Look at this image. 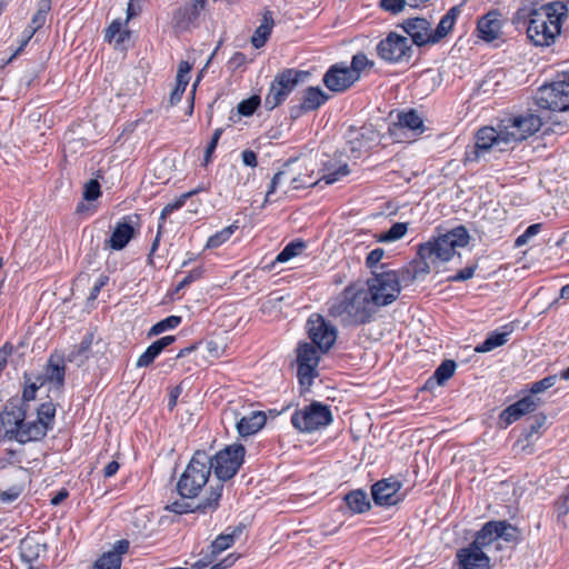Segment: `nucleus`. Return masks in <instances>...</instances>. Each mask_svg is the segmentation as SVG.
Returning <instances> with one entry per match:
<instances>
[{
	"label": "nucleus",
	"mask_w": 569,
	"mask_h": 569,
	"mask_svg": "<svg viewBox=\"0 0 569 569\" xmlns=\"http://www.w3.org/2000/svg\"><path fill=\"white\" fill-rule=\"evenodd\" d=\"M568 8L561 1L540 3L525 1L516 11L512 23L517 29H526L527 37L537 47H549L555 43L567 18Z\"/></svg>",
	"instance_id": "obj_1"
},
{
	"label": "nucleus",
	"mask_w": 569,
	"mask_h": 569,
	"mask_svg": "<svg viewBox=\"0 0 569 569\" xmlns=\"http://www.w3.org/2000/svg\"><path fill=\"white\" fill-rule=\"evenodd\" d=\"M469 233L463 226H459L447 233L435 237L418 246V259L409 268L399 271L402 282L407 286L421 276L428 274L431 264L449 261L456 253V248L468 244Z\"/></svg>",
	"instance_id": "obj_2"
},
{
	"label": "nucleus",
	"mask_w": 569,
	"mask_h": 569,
	"mask_svg": "<svg viewBox=\"0 0 569 569\" xmlns=\"http://www.w3.org/2000/svg\"><path fill=\"white\" fill-rule=\"evenodd\" d=\"M377 309L369 299L367 289L356 284L347 286L343 291L331 300L328 315L339 320L342 327H357L370 322Z\"/></svg>",
	"instance_id": "obj_3"
},
{
	"label": "nucleus",
	"mask_w": 569,
	"mask_h": 569,
	"mask_svg": "<svg viewBox=\"0 0 569 569\" xmlns=\"http://www.w3.org/2000/svg\"><path fill=\"white\" fill-rule=\"evenodd\" d=\"M27 409L23 403L9 402L0 413V438L20 443L38 441L44 437V427L26 421Z\"/></svg>",
	"instance_id": "obj_4"
},
{
	"label": "nucleus",
	"mask_w": 569,
	"mask_h": 569,
	"mask_svg": "<svg viewBox=\"0 0 569 569\" xmlns=\"http://www.w3.org/2000/svg\"><path fill=\"white\" fill-rule=\"evenodd\" d=\"M211 471L212 458L206 451H196L177 482L180 497L184 499L198 497L208 483Z\"/></svg>",
	"instance_id": "obj_5"
},
{
	"label": "nucleus",
	"mask_w": 569,
	"mask_h": 569,
	"mask_svg": "<svg viewBox=\"0 0 569 569\" xmlns=\"http://www.w3.org/2000/svg\"><path fill=\"white\" fill-rule=\"evenodd\" d=\"M402 278L399 271L382 270L372 271V278L368 280L367 295L375 303V308L392 303L401 291Z\"/></svg>",
	"instance_id": "obj_6"
},
{
	"label": "nucleus",
	"mask_w": 569,
	"mask_h": 569,
	"mask_svg": "<svg viewBox=\"0 0 569 569\" xmlns=\"http://www.w3.org/2000/svg\"><path fill=\"white\" fill-rule=\"evenodd\" d=\"M307 74L308 72L296 69H284L279 72L272 80L269 92L264 98V108L271 111L283 103Z\"/></svg>",
	"instance_id": "obj_7"
},
{
	"label": "nucleus",
	"mask_w": 569,
	"mask_h": 569,
	"mask_svg": "<svg viewBox=\"0 0 569 569\" xmlns=\"http://www.w3.org/2000/svg\"><path fill=\"white\" fill-rule=\"evenodd\" d=\"M332 413L329 406L313 401L291 416L292 426L301 432H312L329 426Z\"/></svg>",
	"instance_id": "obj_8"
},
{
	"label": "nucleus",
	"mask_w": 569,
	"mask_h": 569,
	"mask_svg": "<svg viewBox=\"0 0 569 569\" xmlns=\"http://www.w3.org/2000/svg\"><path fill=\"white\" fill-rule=\"evenodd\" d=\"M557 81L539 89L536 98L539 108L550 111H569V76L562 74Z\"/></svg>",
	"instance_id": "obj_9"
},
{
	"label": "nucleus",
	"mask_w": 569,
	"mask_h": 569,
	"mask_svg": "<svg viewBox=\"0 0 569 569\" xmlns=\"http://www.w3.org/2000/svg\"><path fill=\"white\" fill-rule=\"evenodd\" d=\"M244 453V447L237 443L226 447L217 452L214 457H211L212 470L217 477L216 482H220L223 486V481L233 478L243 463Z\"/></svg>",
	"instance_id": "obj_10"
},
{
	"label": "nucleus",
	"mask_w": 569,
	"mask_h": 569,
	"mask_svg": "<svg viewBox=\"0 0 569 569\" xmlns=\"http://www.w3.org/2000/svg\"><path fill=\"white\" fill-rule=\"evenodd\" d=\"M507 142L517 143L526 140L542 126L540 116L528 112L512 118L501 120Z\"/></svg>",
	"instance_id": "obj_11"
},
{
	"label": "nucleus",
	"mask_w": 569,
	"mask_h": 569,
	"mask_svg": "<svg viewBox=\"0 0 569 569\" xmlns=\"http://www.w3.org/2000/svg\"><path fill=\"white\" fill-rule=\"evenodd\" d=\"M378 56L389 63L408 62L413 53L412 46L407 37L396 32L388 36L377 44Z\"/></svg>",
	"instance_id": "obj_12"
},
{
	"label": "nucleus",
	"mask_w": 569,
	"mask_h": 569,
	"mask_svg": "<svg viewBox=\"0 0 569 569\" xmlns=\"http://www.w3.org/2000/svg\"><path fill=\"white\" fill-rule=\"evenodd\" d=\"M349 173L350 169L347 163L329 161L325 164L323 174L319 179L313 180L310 174L300 173L298 176L290 177V183L292 184V189L315 187L322 181L325 184H332Z\"/></svg>",
	"instance_id": "obj_13"
},
{
	"label": "nucleus",
	"mask_w": 569,
	"mask_h": 569,
	"mask_svg": "<svg viewBox=\"0 0 569 569\" xmlns=\"http://www.w3.org/2000/svg\"><path fill=\"white\" fill-rule=\"evenodd\" d=\"M308 335L312 345L327 352L337 339V329L329 325L320 315H312L307 322Z\"/></svg>",
	"instance_id": "obj_14"
},
{
	"label": "nucleus",
	"mask_w": 569,
	"mask_h": 569,
	"mask_svg": "<svg viewBox=\"0 0 569 569\" xmlns=\"http://www.w3.org/2000/svg\"><path fill=\"white\" fill-rule=\"evenodd\" d=\"M505 137V129L502 127V122L499 124V129H495L492 127H485L478 130L476 134V143H475V157L471 158L468 154V159L476 160L479 158L480 153L486 152L490 149H497L498 151H505L506 147L509 143Z\"/></svg>",
	"instance_id": "obj_15"
},
{
	"label": "nucleus",
	"mask_w": 569,
	"mask_h": 569,
	"mask_svg": "<svg viewBox=\"0 0 569 569\" xmlns=\"http://www.w3.org/2000/svg\"><path fill=\"white\" fill-rule=\"evenodd\" d=\"M223 486L220 482H212L209 487V493L194 507L184 501H173L167 507L171 512L182 515L187 512H208L213 511L219 507L220 499L222 497Z\"/></svg>",
	"instance_id": "obj_16"
},
{
	"label": "nucleus",
	"mask_w": 569,
	"mask_h": 569,
	"mask_svg": "<svg viewBox=\"0 0 569 569\" xmlns=\"http://www.w3.org/2000/svg\"><path fill=\"white\" fill-rule=\"evenodd\" d=\"M357 81L353 70L348 66L333 64L323 76L325 86L333 92H342L350 88Z\"/></svg>",
	"instance_id": "obj_17"
},
{
	"label": "nucleus",
	"mask_w": 569,
	"mask_h": 569,
	"mask_svg": "<svg viewBox=\"0 0 569 569\" xmlns=\"http://www.w3.org/2000/svg\"><path fill=\"white\" fill-rule=\"evenodd\" d=\"M401 482L393 479H382L377 481L371 488V496L378 506H395L402 500L399 493Z\"/></svg>",
	"instance_id": "obj_18"
},
{
	"label": "nucleus",
	"mask_w": 569,
	"mask_h": 569,
	"mask_svg": "<svg viewBox=\"0 0 569 569\" xmlns=\"http://www.w3.org/2000/svg\"><path fill=\"white\" fill-rule=\"evenodd\" d=\"M399 27L410 37L411 44L417 47H423L427 44H433L431 23L426 18H409L406 19Z\"/></svg>",
	"instance_id": "obj_19"
},
{
	"label": "nucleus",
	"mask_w": 569,
	"mask_h": 569,
	"mask_svg": "<svg viewBox=\"0 0 569 569\" xmlns=\"http://www.w3.org/2000/svg\"><path fill=\"white\" fill-rule=\"evenodd\" d=\"M457 560L460 569H490V558L472 542L458 550Z\"/></svg>",
	"instance_id": "obj_20"
},
{
	"label": "nucleus",
	"mask_w": 569,
	"mask_h": 569,
	"mask_svg": "<svg viewBox=\"0 0 569 569\" xmlns=\"http://www.w3.org/2000/svg\"><path fill=\"white\" fill-rule=\"evenodd\" d=\"M540 403V399L535 398L533 396H526L517 402L507 407L500 413V420L506 423V426L511 425L512 422L520 419L522 416L532 412L537 409Z\"/></svg>",
	"instance_id": "obj_21"
},
{
	"label": "nucleus",
	"mask_w": 569,
	"mask_h": 569,
	"mask_svg": "<svg viewBox=\"0 0 569 569\" xmlns=\"http://www.w3.org/2000/svg\"><path fill=\"white\" fill-rule=\"evenodd\" d=\"M134 237V228L131 224L130 218H124L123 221L118 222L111 233V237L106 240L104 246L113 250H122L129 241Z\"/></svg>",
	"instance_id": "obj_22"
},
{
	"label": "nucleus",
	"mask_w": 569,
	"mask_h": 569,
	"mask_svg": "<svg viewBox=\"0 0 569 569\" xmlns=\"http://www.w3.org/2000/svg\"><path fill=\"white\" fill-rule=\"evenodd\" d=\"M499 17L500 13L497 11H490L479 19L477 23L479 38L487 42H491L499 38L501 33V22Z\"/></svg>",
	"instance_id": "obj_23"
},
{
	"label": "nucleus",
	"mask_w": 569,
	"mask_h": 569,
	"mask_svg": "<svg viewBox=\"0 0 569 569\" xmlns=\"http://www.w3.org/2000/svg\"><path fill=\"white\" fill-rule=\"evenodd\" d=\"M274 27L273 12L270 9H264L261 12L260 24L251 36L250 42L256 49L262 48L269 40L272 29Z\"/></svg>",
	"instance_id": "obj_24"
},
{
	"label": "nucleus",
	"mask_w": 569,
	"mask_h": 569,
	"mask_svg": "<svg viewBox=\"0 0 569 569\" xmlns=\"http://www.w3.org/2000/svg\"><path fill=\"white\" fill-rule=\"evenodd\" d=\"M66 366L63 359L60 357L51 356L46 367L44 377H39L37 380L42 386L46 381L53 383L58 389H61L64 383Z\"/></svg>",
	"instance_id": "obj_25"
},
{
	"label": "nucleus",
	"mask_w": 569,
	"mask_h": 569,
	"mask_svg": "<svg viewBox=\"0 0 569 569\" xmlns=\"http://www.w3.org/2000/svg\"><path fill=\"white\" fill-rule=\"evenodd\" d=\"M267 421L263 411H252L249 416H243L237 421V430L241 437H249L257 433Z\"/></svg>",
	"instance_id": "obj_26"
},
{
	"label": "nucleus",
	"mask_w": 569,
	"mask_h": 569,
	"mask_svg": "<svg viewBox=\"0 0 569 569\" xmlns=\"http://www.w3.org/2000/svg\"><path fill=\"white\" fill-rule=\"evenodd\" d=\"M243 526L239 525L232 528H227L224 532L220 533L210 546V557L214 558L226 549L230 548L237 538L241 536Z\"/></svg>",
	"instance_id": "obj_27"
},
{
	"label": "nucleus",
	"mask_w": 569,
	"mask_h": 569,
	"mask_svg": "<svg viewBox=\"0 0 569 569\" xmlns=\"http://www.w3.org/2000/svg\"><path fill=\"white\" fill-rule=\"evenodd\" d=\"M459 13V6H455L447 11V13L440 19L437 28L432 30V43L436 44L448 36V33L452 30Z\"/></svg>",
	"instance_id": "obj_28"
},
{
	"label": "nucleus",
	"mask_w": 569,
	"mask_h": 569,
	"mask_svg": "<svg viewBox=\"0 0 569 569\" xmlns=\"http://www.w3.org/2000/svg\"><path fill=\"white\" fill-rule=\"evenodd\" d=\"M502 332H491L482 343L475 348V351L483 353L503 346L508 341V336L512 332L513 327L506 325L502 327Z\"/></svg>",
	"instance_id": "obj_29"
},
{
	"label": "nucleus",
	"mask_w": 569,
	"mask_h": 569,
	"mask_svg": "<svg viewBox=\"0 0 569 569\" xmlns=\"http://www.w3.org/2000/svg\"><path fill=\"white\" fill-rule=\"evenodd\" d=\"M200 12L191 6H184L177 9L173 13V24L179 31L188 30L199 18Z\"/></svg>",
	"instance_id": "obj_30"
},
{
	"label": "nucleus",
	"mask_w": 569,
	"mask_h": 569,
	"mask_svg": "<svg viewBox=\"0 0 569 569\" xmlns=\"http://www.w3.org/2000/svg\"><path fill=\"white\" fill-rule=\"evenodd\" d=\"M343 500L353 513H363L371 508L367 493L361 489L348 492Z\"/></svg>",
	"instance_id": "obj_31"
},
{
	"label": "nucleus",
	"mask_w": 569,
	"mask_h": 569,
	"mask_svg": "<svg viewBox=\"0 0 569 569\" xmlns=\"http://www.w3.org/2000/svg\"><path fill=\"white\" fill-rule=\"evenodd\" d=\"M328 99L329 96L326 92H323L319 87H309L305 90L301 100L307 111H313L320 108Z\"/></svg>",
	"instance_id": "obj_32"
},
{
	"label": "nucleus",
	"mask_w": 569,
	"mask_h": 569,
	"mask_svg": "<svg viewBox=\"0 0 569 569\" xmlns=\"http://www.w3.org/2000/svg\"><path fill=\"white\" fill-rule=\"evenodd\" d=\"M498 540L497 535V520L486 522L482 528L477 531L472 543L480 548H485Z\"/></svg>",
	"instance_id": "obj_33"
},
{
	"label": "nucleus",
	"mask_w": 569,
	"mask_h": 569,
	"mask_svg": "<svg viewBox=\"0 0 569 569\" xmlns=\"http://www.w3.org/2000/svg\"><path fill=\"white\" fill-rule=\"evenodd\" d=\"M20 551L21 558L31 563L37 560L40 556V552L46 551V545H41L34 541L32 538H26L20 542Z\"/></svg>",
	"instance_id": "obj_34"
},
{
	"label": "nucleus",
	"mask_w": 569,
	"mask_h": 569,
	"mask_svg": "<svg viewBox=\"0 0 569 569\" xmlns=\"http://www.w3.org/2000/svg\"><path fill=\"white\" fill-rule=\"evenodd\" d=\"M396 126H398L400 129L407 128L413 132H421L423 129L422 119L415 110L399 113L398 122Z\"/></svg>",
	"instance_id": "obj_35"
},
{
	"label": "nucleus",
	"mask_w": 569,
	"mask_h": 569,
	"mask_svg": "<svg viewBox=\"0 0 569 569\" xmlns=\"http://www.w3.org/2000/svg\"><path fill=\"white\" fill-rule=\"evenodd\" d=\"M56 416V406L52 402H44L37 410V419L29 421V423L40 422L44 427V436L48 430L52 428Z\"/></svg>",
	"instance_id": "obj_36"
},
{
	"label": "nucleus",
	"mask_w": 569,
	"mask_h": 569,
	"mask_svg": "<svg viewBox=\"0 0 569 569\" xmlns=\"http://www.w3.org/2000/svg\"><path fill=\"white\" fill-rule=\"evenodd\" d=\"M317 346L308 342L300 343L297 349V363L318 366L320 356Z\"/></svg>",
	"instance_id": "obj_37"
},
{
	"label": "nucleus",
	"mask_w": 569,
	"mask_h": 569,
	"mask_svg": "<svg viewBox=\"0 0 569 569\" xmlns=\"http://www.w3.org/2000/svg\"><path fill=\"white\" fill-rule=\"evenodd\" d=\"M206 189L203 187L196 188L191 191H188L186 193H182L178 199H176L173 202L168 203L161 211L160 214V224H159V231L162 228V222L166 220V218L171 214L173 211L179 210L182 208L186 203V201L193 197L194 194L199 193L200 191H204Z\"/></svg>",
	"instance_id": "obj_38"
},
{
	"label": "nucleus",
	"mask_w": 569,
	"mask_h": 569,
	"mask_svg": "<svg viewBox=\"0 0 569 569\" xmlns=\"http://www.w3.org/2000/svg\"><path fill=\"white\" fill-rule=\"evenodd\" d=\"M50 10H51V1L50 0H40L38 3V10L33 14L29 27H31L38 31L46 23L47 16Z\"/></svg>",
	"instance_id": "obj_39"
},
{
	"label": "nucleus",
	"mask_w": 569,
	"mask_h": 569,
	"mask_svg": "<svg viewBox=\"0 0 569 569\" xmlns=\"http://www.w3.org/2000/svg\"><path fill=\"white\" fill-rule=\"evenodd\" d=\"M122 559L117 552L103 553L93 565V569H120Z\"/></svg>",
	"instance_id": "obj_40"
},
{
	"label": "nucleus",
	"mask_w": 569,
	"mask_h": 569,
	"mask_svg": "<svg viewBox=\"0 0 569 569\" xmlns=\"http://www.w3.org/2000/svg\"><path fill=\"white\" fill-rule=\"evenodd\" d=\"M497 535L507 542L518 541V529L507 520H497Z\"/></svg>",
	"instance_id": "obj_41"
},
{
	"label": "nucleus",
	"mask_w": 569,
	"mask_h": 569,
	"mask_svg": "<svg viewBox=\"0 0 569 569\" xmlns=\"http://www.w3.org/2000/svg\"><path fill=\"white\" fill-rule=\"evenodd\" d=\"M456 368L457 365L453 360H443L441 365L436 369L433 378L437 380L439 385H443L453 376Z\"/></svg>",
	"instance_id": "obj_42"
},
{
	"label": "nucleus",
	"mask_w": 569,
	"mask_h": 569,
	"mask_svg": "<svg viewBox=\"0 0 569 569\" xmlns=\"http://www.w3.org/2000/svg\"><path fill=\"white\" fill-rule=\"evenodd\" d=\"M316 369H317V366H311L309 363H298L297 376H298L299 383L302 387L309 388L312 385L313 379L317 376Z\"/></svg>",
	"instance_id": "obj_43"
},
{
	"label": "nucleus",
	"mask_w": 569,
	"mask_h": 569,
	"mask_svg": "<svg viewBox=\"0 0 569 569\" xmlns=\"http://www.w3.org/2000/svg\"><path fill=\"white\" fill-rule=\"evenodd\" d=\"M92 341H93V333H87L82 338L81 342L73 347V350L69 355V360L73 361V360H77L78 358L87 359L88 352L92 345Z\"/></svg>",
	"instance_id": "obj_44"
},
{
	"label": "nucleus",
	"mask_w": 569,
	"mask_h": 569,
	"mask_svg": "<svg viewBox=\"0 0 569 569\" xmlns=\"http://www.w3.org/2000/svg\"><path fill=\"white\" fill-rule=\"evenodd\" d=\"M305 249V243L302 241H293L288 243L282 251L277 256L276 262H287L291 258L301 253Z\"/></svg>",
	"instance_id": "obj_45"
},
{
	"label": "nucleus",
	"mask_w": 569,
	"mask_h": 569,
	"mask_svg": "<svg viewBox=\"0 0 569 569\" xmlns=\"http://www.w3.org/2000/svg\"><path fill=\"white\" fill-rule=\"evenodd\" d=\"M181 323V317L179 316H169L168 318L157 322L152 326V328L149 331V336H157L166 330L174 329Z\"/></svg>",
	"instance_id": "obj_46"
},
{
	"label": "nucleus",
	"mask_w": 569,
	"mask_h": 569,
	"mask_svg": "<svg viewBox=\"0 0 569 569\" xmlns=\"http://www.w3.org/2000/svg\"><path fill=\"white\" fill-rule=\"evenodd\" d=\"M238 227L234 224L228 226L223 228L221 231L214 233L211 236L207 241V248L213 249L220 247L222 243H224L231 234L234 232V230Z\"/></svg>",
	"instance_id": "obj_47"
},
{
	"label": "nucleus",
	"mask_w": 569,
	"mask_h": 569,
	"mask_svg": "<svg viewBox=\"0 0 569 569\" xmlns=\"http://www.w3.org/2000/svg\"><path fill=\"white\" fill-rule=\"evenodd\" d=\"M407 230H408L407 223H405V222L393 223L388 231L383 232L379 237V240L385 241V242L398 240L406 234Z\"/></svg>",
	"instance_id": "obj_48"
},
{
	"label": "nucleus",
	"mask_w": 569,
	"mask_h": 569,
	"mask_svg": "<svg viewBox=\"0 0 569 569\" xmlns=\"http://www.w3.org/2000/svg\"><path fill=\"white\" fill-rule=\"evenodd\" d=\"M383 256H385V250L382 248H376V249L371 250L367 256L366 266L368 268H370L372 271L373 270H377V271L388 270L386 264H383V263L379 264L381 259L383 258Z\"/></svg>",
	"instance_id": "obj_49"
},
{
	"label": "nucleus",
	"mask_w": 569,
	"mask_h": 569,
	"mask_svg": "<svg viewBox=\"0 0 569 569\" xmlns=\"http://www.w3.org/2000/svg\"><path fill=\"white\" fill-rule=\"evenodd\" d=\"M260 97L256 94L242 100L237 107L239 114L243 117L252 116L257 108L260 106Z\"/></svg>",
	"instance_id": "obj_50"
},
{
	"label": "nucleus",
	"mask_w": 569,
	"mask_h": 569,
	"mask_svg": "<svg viewBox=\"0 0 569 569\" xmlns=\"http://www.w3.org/2000/svg\"><path fill=\"white\" fill-rule=\"evenodd\" d=\"M161 349L157 347V343L153 341L147 350L139 357L137 361V367H148L151 365L154 359L161 353Z\"/></svg>",
	"instance_id": "obj_51"
},
{
	"label": "nucleus",
	"mask_w": 569,
	"mask_h": 569,
	"mask_svg": "<svg viewBox=\"0 0 569 569\" xmlns=\"http://www.w3.org/2000/svg\"><path fill=\"white\" fill-rule=\"evenodd\" d=\"M290 166V162H286L284 164V169L278 171L271 182H270V186H269V189L267 191V194H266V202H268L270 200V196L277 190V188L283 182V180L286 178H288V176L290 174L288 168Z\"/></svg>",
	"instance_id": "obj_52"
},
{
	"label": "nucleus",
	"mask_w": 569,
	"mask_h": 569,
	"mask_svg": "<svg viewBox=\"0 0 569 569\" xmlns=\"http://www.w3.org/2000/svg\"><path fill=\"white\" fill-rule=\"evenodd\" d=\"M373 62L370 61L365 53H357L352 57L351 66L349 70H353L357 77V80L360 77V72L365 70L367 67H372Z\"/></svg>",
	"instance_id": "obj_53"
},
{
	"label": "nucleus",
	"mask_w": 569,
	"mask_h": 569,
	"mask_svg": "<svg viewBox=\"0 0 569 569\" xmlns=\"http://www.w3.org/2000/svg\"><path fill=\"white\" fill-rule=\"evenodd\" d=\"M126 33H121V23L118 20L111 22V24L107 28L104 39L108 42H111L116 39L117 43H121L124 41Z\"/></svg>",
	"instance_id": "obj_54"
},
{
	"label": "nucleus",
	"mask_w": 569,
	"mask_h": 569,
	"mask_svg": "<svg viewBox=\"0 0 569 569\" xmlns=\"http://www.w3.org/2000/svg\"><path fill=\"white\" fill-rule=\"evenodd\" d=\"M223 132L222 128H218L214 130L210 142L208 143L203 157V166H207L211 161V157L218 146L219 139L221 138V134Z\"/></svg>",
	"instance_id": "obj_55"
},
{
	"label": "nucleus",
	"mask_w": 569,
	"mask_h": 569,
	"mask_svg": "<svg viewBox=\"0 0 569 569\" xmlns=\"http://www.w3.org/2000/svg\"><path fill=\"white\" fill-rule=\"evenodd\" d=\"M101 196L100 183L91 179L84 184L83 198L88 201L97 200Z\"/></svg>",
	"instance_id": "obj_56"
},
{
	"label": "nucleus",
	"mask_w": 569,
	"mask_h": 569,
	"mask_svg": "<svg viewBox=\"0 0 569 569\" xmlns=\"http://www.w3.org/2000/svg\"><path fill=\"white\" fill-rule=\"evenodd\" d=\"M557 381V376H548L539 381H536L531 385L530 391L532 395L540 393L549 388H551Z\"/></svg>",
	"instance_id": "obj_57"
},
{
	"label": "nucleus",
	"mask_w": 569,
	"mask_h": 569,
	"mask_svg": "<svg viewBox=\"0 0 569 569\" xmlns=\"http://www.w3.org/2000/svg\"><path fill=\"white\" fill-rule=\"evenodd\" d=\"M545 415H536L529 419L528 432L526 439H529L532 435L538 433L542 426L546 423Z\"/></svg>",
	"instance_id": "obj_58"
},
{
	"label": "nucleus",
	"mask_w": 569,
	"mask_h": 569,
	"mask_svg": "<svg viewBox=\"0 0 569 569\" xmlns=\"http://www.w3.org/2000/svg\"><path fill=\"white\" fill-rule=\"evenodd\" d=\"M406 6V0H380V8L392 14L401 12Z\"/></svg>",
	"instance_id": "obj_59"
},
{
	"label": "nucleus",
	"mask_w": 569,
	"mask_h": 569,
	"mask_svg": "<svg viewBox=\"0 0 569 569\" xmlns=\"http://www.w3.org/2000/svg\"><path fill=\"white\" fill-rule=\"evenodd\" d=\"M476 269H477L476 264L468 266V267L459 270L456 274L450 276L448 278V281H451V282L466 281V280H468V279L473 277Z\"/></svg>",
	"instance_id": "obj_60"
},
{
	"label": "nucleus",
	"mask_w": 569,
	"mask_h": 569,
	"mask_svg": "<svg viewBox=\"0 0 569 569\" xmlns=\"http://www.w3.org/2000/svg\"><path fill=\"white\" fill-rule=\"evenodd\" d=\"M203 269L202 267H197L188 272V274L179 282L177 286V291L183 289L184 287L189 286L193 281L200 279L202 277Z\"/></svg>",
	"instance_id": "obj_61"
},
{
	"label": "nucleus",
	"mask_w": 569,
	"mask_h": 569,
	"mask_svg": "<svg viewBox=\"0 0 569 569\" xmlns=\"http://www.w3.org/2000/svg\"><path fill=\"white\" fill-rule=\"evenodd\" d=\"M39 387L41 386L40 382L38 383V381L28 385L23 390L22 400L17 401L16 403H23L24 408L27 409L26 402L31 401L36 398V392L39 389Z\"/></svg>",
	"instance_id": "obj_62"
},
{
	"label": "nucleus",
	"mask_w": 569,
	"mask_h": 569,
	"mask_svg": "<svg viewBox=\"0 0 569 569\" xmlns=\"http://www.w3.org/2000/svg\"><path fill=\"white\" fill-rule=\"evenodd\" d=\"M556 507L559 515L565 516L569 512V483L567 485L562 495L558 498Z\"/></svg>",
	"instance_id": "obj_63"
},
{
	"label": "nucleus",
	"mask_w": 569,
	"mask_h": 569,
	"mask_svg": "<svg viewBox=\"0 0 569 569\" xmlns=\"http://www.w3.org/2000/svg\"><path fill=\"white\" fill-rule=\"evenodd\" d=\"M191 66L187 61H181L179 63L178 74H177V82L183 81L184 84L188 86V82L190 80V73Z\"/></svg>",
	"instance_id": "obj_64"
}]
</instances>
